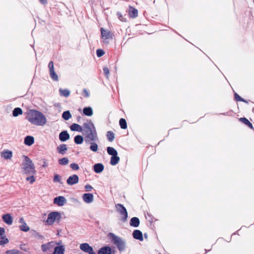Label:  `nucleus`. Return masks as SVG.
Returning <instances> with one entry per match:
<instances>
[{
	"mask_svg": "<svg viewBox=\"0 0 254 254\" xmlns=\"http://www.w3.org/2000/svg\"><path fill=\"white\" fill-rule=\"evenodd\" d=\"M235 99L238 101H242V98H241L238 94L235 93L234 94Z\"/></svg>",
	"mask_w": 254,
	"mask_h": 254,
	"instance_id": "47",
	"label": "nucleus"
},
{
	"mask_svg": "<svg viewBox=\"0 0 254 254\" xmlns=\"http://www.w3.org/2000/svg\"><path fill=\"white\" fill-rule=\"evenodd\" d=\"M254 111V109H253Z\"/></svg>",
	"mask_w": 254,
	"mask_h": 254,
	"instance_id": "55",
	"label": "nucleus"
},
{
	"mask_svg": "<svg viewBox=\"0 0 254 254\" xmlns=\"http://www.w3.org/2000/svg\"><path fill=\"white\" fill-rule=\"evenodd\" d=\"M103 71H104L106 77L108 78L109 74H110V71H109V69H108V68L107 67H104L103 68Z\"/></svg>",
	"mask_w": 254,
	"mask_h": 254,
	"instance_id": "44",
	"label": "nucleus"
},
{
	"mask_svg": "<svg viewBox=\"0 0 254 254\" xmlns=\"http://www.w3.org/2000/svg\"><path fill=\"white\" fill-rule=\"evenodd\" d=\"M70 128V129L72 131H78L80 132H83V128L80 125L74 123L72 124Z\"/></svg>",
	"mask_w": 254,
	"mask_h": 254,
	"instance_id": "25",
	"label": "nucleus"
},
{
	"mask_svg": "<svg viewBox=\"0 0 254 254\" xmlns=\"http://www.w3.org/2000/svg\"><path fill=\"white\" fill-rule=\"evenodd\" d=\"M1 156L5 159H10L12 157V152L10 150H6L1 152Z\"/></svg>",
	"mask_w": 254,
	"mask_h": 254,
	"instance_id": "20",
	"label": "nucleus"
},
{
	"mask_svg": "<svg viewBox=\"0 0 254 254\" xmlns=\"http://www.w3.org/2000/svg\"><path fill=\"white\" fill-rule=\"evenodd\" d=\"M20 248L21 250L25 251V252H28V249L26 248L25 246V245H21L20 246Z\"/></svg>",
	"mask_w": 254,
	"mask_h": 254,
	"instance_id": "49",
	"label": "nucleus"
},
{
	"mask_svg": "<svg viewBox=\"0 0 254 254\" xmlns=\"http://www.w3.org/2000/svg\"><path fill=\"white\" fill-rule=\"evenodd\" d=\"M83 201L86 203H90L93 201L94 196L92 193H84L82 195Z\"/></svg>",
	"mask_w": 254,
	"mask_h": 254,
	"instance_id": "11",
	"label": "nucleus"
},
{
	"mask_svg": "<svg viewBox=\"0 0 254 254\" xmlns=\"http://www.w3.org/2000/svg\"><path fill=\"white\" fill-rule=\"evenodd\" d=\"M132 236L133 238L136 240H138L139 241H143V238L142 236V232L138 230H135L132 233Z\"/></svg>",
	"mask_w": 254,
	"mask_h": 254,
	"instance_id": "15",
	"label": "nucleus"
},
{
	"mask_svg": "<svg viewBox=\"0 0 254 254\" xmlns=\"http://www.w3.org/2000/svg\"><path fill=\"white\" fill-rule=\"evenodd\" d=\"M3 221L7 225H10L12 224L13 219L10 214L7 213L2 216Z\"/></svg>",
	"mask_w": 254,
	"mask_h": 254,
	"instance_id": "14",
	"label": "nucleus"
},
{
	"mask_svg": "<svg viewBox=\"0 0 254 254\" xmlns=\"http://www.w3.org/2000/svg\"><path fill=\"white\" fill-rule=\"evenodd\" d=\"M241 101L243 102H244L245 103H247V104L248 103V102L247 100H246L245 99H243V98H242V101Z\"/></svg>",
	"mask_w": 254,
	"mask_h": 254,
	"instance_id": "53",
	"label": "nucleus"
},
{
	"mask_svg": "<svg viewBox=\"0 0 254 254\" xmlns=\"http://www.w3.org/2000/svg\"><path fill=\"white\" fill-rule=\"evenodd\" d=\"M62 118L66 120H68L70 118H71V115L69 111H66L63 112L62 114Z\"/></svg>",
	"mask_w": 254,
	"mask_h": 254,
	"instance_id": "34",
	"label": "nucleus"
},
{
	"mask_svg": "<svg viewBox=\"0 0 254 254\" xmlns=\"http://www.w3.org/2000/svg\"><path fill=\"white\" fill-rule=\"evenodd\" d=\"M85 189L86 191H90L93 189V187L89 185H86L85 186Z\"/></svg>",
	"mask_w": 254,
	"mask_h": 254,
	"instance_id": "46",
	"label": "nucleus"
},
{
	"mask_svg": "<svg viewBox=\"0 0 254 254\" xmlns=\"http://www.w3.org/2000/svg\"><path fill=\"white\" fill-rule=\"evenodd\" d=\"M54 182L61 183V177L58 174L55 175L54 177Z\"/></svg>",
	"mask_w": 254,
	"mask_h": 254,
	"instance_id": "45",
	"label": "nucleus"
},
{
	"mask_svg": "<svg viewBox=\"0 0 254 254\" xmlns=\"http://www.w3.org/2000/svg\"><path fill=\"white\" fill-rule=\"evenodd\" d=\"M34 142V138L32 136H27L24 139V143L28 146H31Z\"/></svg>",
	"mask_w": 254,
	"mask_h": 254,
	"instance_id": "23",
	"label": "nucleus"
},
{
	"mask_svg": "<svg viewBox=\"0 0 254 254\" xmlns=\"http://www.w3.org/2000/svg\"><path fill=\"white\" fill-rule=\"evenodd\" d=\"M19 222L21 224L19 226L20 230L23 232H27L29 230L30 228L25 223L23 217H20L19 220Z\"/></svg>",
	"mask_w": 254,
	"mask_h": 254,
	"instance_id": "12",
	"label": "nucleus"
},
{
	"mask_svg": "<svg viewBox=\"0 0 254 254\" xmlns=\"http://www.w3.org/2000/svg\"><path fill=\"white\" fill-rule=\"evenodd\" d=\"M83 113L86 116H91L93 115V110L90 107H85L83 110Z\"/></svg>",
	"mask_w": 254,
	"mask_h": 254,
	"instance_id": "27",
	"label": "nucleus"
},
{
	"mask_svg": "<svg viewBox=\"0 0 254 254\" xmlns=\"http://www.w3.org/2000/svg\"><path fill=\"white\" fill-rule=\"evenodd\" d=\"M74 142L77 144H80L83 141V138L80 135H76L74 138Z\"/></svg>",
	"mask_w": 254,
	"mask_h": 254,
	"instance_id": "31",
	"label": "nucleus"
},
{
	"mask_svg": "<svg viewBox=\"0 0 254 254\" xmlns=\"http://www.w3.org/2000/svg\"><path fill=\"white\" fill-rule=\"evenodd\" d=\"M98 254H112V249L109 247H104L98 251Z\"/></svg>",
	"mask_w": 254,
	"mask_h": 254,
	"instance_id": "17",
	"label": "nucleus"
},
{
	"mask_svg": "<svg viewBox=\"0 0 254 254\" xmlns=\"http://www.w3.org/2000/svg\"><path fill=\"white\" fill-rule=\"evenodd\" d=\"M70 167L73 170H78L79 169V166L76 163H71Z\"/></svg>",
	"mask_w": 254,
	"mask_h": 254,
	"instance_id": "42",
	"label": "nucleus"
},
{
	"mask_svg": "<svg viewBox=\"0 0 254 254\" xmlns=\"http://www.w3.org/2000/svg\"><path fill=\"white\" fill-rule=\"evenodd\" d=\"M54 246V244L53 242H49L48 243L42 245L41 249L44 253H46L48 251L51 252Z\"/></svg>",
	"mask_w": 254,
	"mask_h": 254,
	"instance_id": "9",
	"label": "nucleus"
},
{
	"mask_svg": "<svg viewBox=\"0 0 254 254\" xmlns=\"http://www.w3.org/2000/svg\"><path fill=\"white\" fill-rule=\"evenodd\" d=\"M107 151L109 155H112V156L118 155L117 150L112 147H108L107 148Z\"/></svg>",
	"mask_w": 254,
	"mask_h": 254,
	"instance_id": "29",
	"label": "nucleus"
},
{
	"mask_svg": "<svg viewBox=\"0 0 254 254\" xmlns=\"http://www.w3.org/2000/svg\"><path fill=\"white\" fill-rule=\"evenodd\" d=\"M83 92L85 97H88L89 96V93L86 89H84Z\"/></svg>",
	"mask_w": 254,
	"mask_h": 254,
	"instance_id": "48",
	"label": "nucleus"
},
{
	"mask_svg": "<svg viewBox=\"0 0 254 254\" xmlns=\"http://www.w3.org/2000/svg\"><path fill=\"white\" fill-rule=\"evenodd\" d=\"M27 119L32 124L38 126H44L47 122L45 116L37 110H31L28 114Z\"/></svg>",
	"mask_w": 254,
	"mask_h": 254,
	"instance_id": "2",
	"label": "nucleus"
},
{
	"mask_svg": "<svg viewBox=\"0 0 254 254\" xmlns=\"http://www.w3.org/2000/svg\"><path fill=\"white\" fill-rule=\"evenodd\" d=\"M58 153L63 155L66 153L67 150V147L66 144H62L60 145L57 148Z\"/></svg>",
	"mask_w": 254,
	"mask_h": 254,
	"instance_id": "16",
	"label": "nucleus"
},
{
	"mask_svg": "<svg viewBox=\"0 0 254 254\" xmlns=\"http://www.w3.org/2000/svg\"><path fill=\"white\" fill-rule=\"evenodd\" d=\"M40 2L43 4V5H46L48 3L47 0H39Z\"/></svg>",
	"mask_w": 254,
	"mask_h": 254,
	"instance_id": "51",
	"label": "nucleus"
},
{
	"mask_svg": "<svg viewBox=\"0 0 254 254\" xmlns=\"http://www.w3.org/2000/svg\"><path fill=\"white\" fill-rule=\"evenodd\" d=\"M117 211L122 216V220L126 221L127 220L128 214L126 208L122 204H117L115 205Z\"/></svg>",
	"mask_w": 254,
	"mask_h": 254,
	"instance_id": "6",
	"label": "nucleus"
},
{
	"mask_svg": "<svg viewBox=\"0 0 254 254\" xmlns=\"http://www.w3.org/2000/svg\"><path fill=\"white\" fill-rule=\"evenodd\" d=\"M80 249L83 252L89 254H96L94 251L92 247L89 246L88 243H82L80 245Z\"/></svg>",
	"mask_w": 254,
	"mask_h": 254,
	"instance_id": "7",
	"label": "nucleus"
},
{
	"mask_svg": "<svg viewBox=\"0 0 254 254\" xmlns=\"http://www.w3.org/2000/svg\"><path fill=\"white\" fill-rule=\"evenodd\" d=\"M79 178L77 175H73L68 177L66 183L68 185L72 186L78 182Z\"/></svg>",
	"mask_w": 254,
	"mask_h": 254,
	"instance_id": "10",
	"label": "nucleus"
},
{
	"mask_svg": "<svg viewBox=\"0 0 254 254\" xmlns=\"http://www.w3.org/2000/svg\"><path fill=\"white\" fill-rule=\"evenodd\" d=\"M5 232L4 229L1 227H0V237L4 235Z\"/></svg>",
	"mask_w": 254,
	"mask_h": 254,
	"instance_id": "50",
	"label": "nucleus"
},
{
	"mask_svg": "<svg viewBox=\"0 0 254 254\" xmlns=\"http://www.w3.org/2000/svg\"><path fill=\"white\" fill-rule=\"evenodd\" d=\"M90 143V149L93 152H96L98 150V146L97 143L93 141L89 142Z\"/></svg>",
	"mask_w": 254,
	"mask_h": 254,
	"instance_id": "36",
	"label": "nucleus"
},
{
	"mask_svg": "<svg viewBox=\"0 0 254 254\" xmlns=\"http://www.w3.org/2000/svg\"><path fill=\"white\" fill-rule=\"evenodd\" d=\"M119 124L121 127L123 129H126L127 128V124L125 119H121L119 121Z\"/></svg>",
	"mask_w": 254,
	"mask_h": 254,
	"instance_id": "37",
	"label": "nucleus"
},
{
	"mask_svg": "<svg viewBox=\"0 0 254 254\" xmlns=\"http://www.w3.org/2000/svg\"><path fill=\"white\" fill-rule=\"evenodd\" d=\"M83 133L85 135L86 142H90L98 140L95 127L91 121H88L83 124Z\"/></svg>",
	"mask_w": 254,
	"mask_h": 254,
	"instance_id": "1",
	"label": "nucleus"
},
{
	"mask_svg": "<svg viewBox=\"0 0 254 254\" xmlns=\"http://www.w3.org/2000/svg\"><path fill=\"white\" fill-rule=\"evenodd\" d=\"M0 238L1 240L0 241V245L1 246H3L9 242L8 239L3 236V235L0 237Z\"/></svg>",
	"mask_w": 254,
	"mask_h": 254,
	"instance_id": "39",
	"label": "nucleus"
},
{
	"mask_svg": "<svg viewBox=\"0 0 254 254\" xmlns=\"http://www.w3.org/2000/svg\"><path fill=\"white\" fill-rule=\"evenodd\" d=\"M239 121L243 123V124L247 125L248 127H249L251 129H254V127L252 123L246 118H240L239 119Z\"/></svg>",
	"mask_w": 254,
	"mask_h": 254,
	"instance_id": "26",
	"label": "nucleus"
},
{
	"mask_svg": "<svg viewBox=\"0 0 254 254\" xmlns=\"http://www.w3.org/2000/svg\"><path fill=\"white\" fill-rule=\"evenodd\" d=\"M49 72L54 70V63L52 61L49 62L48 64Z\"/></svg>",
	"mask_w": 254,
	"mask_h": 254,
	"instance_id": "43",
	"label": "nucleus"
},
{
	"mask_svg": "<svg viewBox=\"0 0 254 254\" xmlns=\"http://www.w3.org/2000/svg\"><path fill=\"white\" fill-rule=\"evenodd\" d=\"M22 110L20 108H15L12 112V115L14 117H17L18 116L22 114Z\"/></svg>",
	"mask_w": 254,
	"mask_h": 254,
	"instance_id": "32",
	"label": "nucleus"
},
{
	"mask_svg": "<svg viewBox=\"0 0 254 254\" xmlns=\"http://www.w3.org/2000/svg\"><path fill=\"white\" fill-rule=\"evenodd\" d=\"M69 137V134L66 130L62 131L59 134V139L62 142L66 141Z\"/></svg>",
	"mask_w": 254,
	"mask_h": 254,
	"instance_id": "13",
	"label": "nucleus"
},
{
	"mask_svg": "<svg viewBox=\"0 0 254 254\" xmlns=\"http://www.w3.org/2000/svg\"><path fill=\"white\" fill-rule=\"evenodd\" d=\"M128 14L132 18H135L138 15V10L132 6H129Z\"/></svg>",
	"mask_w": 254,
	"mask_h": 254,
	"instance_id": "19",
	"label": "nucleus"
},
{
	"mask_svg": "<svg viewBox=\"0 0 254 254\" xmlns=\"http://www.w3.org/2000/svg\"><path fill=\"white\" fill-rule=\"evenodd\" d=\"M107 137L109 141L112 142L115 138V133L111 131H108L107 132Z\"/></svg>",
	"mask_w": 254,
	"mask_h": 254,
	"instance_id": "33",
	"label": "nucleus"
},
{
	"mask_svg": "<svg viewBox=\"0 0 254 254\" xmlns=\"http://www.w3.org/2000/svg\"><path fill=\"white\" fill-rule=\"evenodd\" d=\"M59 92L62 96L67 97L70 95V91L67 89H60Z\"/></svg>",
	"mask_w": 254,
	"mask_h": 254,
	"instance_id": "30",
	"label": "nucleus"
},
{
	"mask_svg": "<svg viewBox=\"0 0 254 254\" xmlns=\"http://www.w3.org/2000/svg\"><path fill=\"white\" fill-rule=\"evenodd\" d=\"M120 161V158L118 156V155L115 156H113L111 157L110 164L112 165H117Z\"/></svg>",
	"mask_w": 254,
	"mask_h": 254,
	"instance_id": "28",
	"label": "nucleus"
},
{
	"mask_svg": "<svg viewBox=\"0 0 254 254\" xmlns=\"http://www.w3.org/2000/svg\"><path fill=\"white\" fill-rule=\"evenodd\" d=\"M66 202V199L62 196L56 197L54 199V203L60 206H63Z\"/></svg>",
	"mask_w": 254,
	"mask_h": 254,
	"instance_id": "8",
	"label": "nucleus"
},
{
	"mask_svg": "<svg viewBox=\"0 0 254 254\" xmlns=\"http://www.w3.org/2000/svg\"><path fill=\"white\" fill-rule=\"evenodd\" d=\"M50 76L51 78L55 80L58 81L59 79V77L57 74L55 72V70L49 72Z\"/></svg>",
	"mask_w": 254,
	"mask_h": 254,
	"instance_id": "38",
	"label": "nucleus"
},
{
	"mask_svg": "<svg viewBox=\"0 0 254 254\" xmlns=\"http://www.w3.org/2000/svg\"><path fill=\"white\" fill-rule=\"evenodd\" d=\"M59 164L61 165H66L69 163V160L67 158L64 157L58 160Z\"/></svg>",
	"mask_w": 254,
	"mask_h": 254,
	"instance_id": "35",
	"label": "nucleus"
},
{
	"mask_svg": "<svg viewBox=\"0 0 254 254\" xmlns=\"http://www.w3.org/2000/svg\"><path fill=\"white\" fill-rule=\"evenodd\" d=\"M61 216L58 212H52L48 214L46 221L48 225H52L56 220H60Z\"/></svg>",
	"mask_w": 254,
	"mask_h": 254,
	"instance_id": "5",
	"label": "nucleus"
},
{
	"mask_svg": "<svg viewBox=\"0 0 254 254\" xmlns=\"http://www.w3.org/2000/svg\"><path fill=\"white\" fill-rule=\"evenodd\" d=\"M23 157L24 160L22 163L21 167L22 174L26 175H34L36 171L32 161L27 156L23 155Z\"/></svg>",
	"mask_w": 254,
	"mask_h": 254,
	"instance_id": "3",
	"label": "nucleus"
},
{
	"mask_svg": "<svg viewBox=\"0 0 254 254\" xmlns=\"http://www.w3.org/2000/svg\"><path fill=\"white\" fill-rule=\"evenodd\" d=\"M104 165L101 163L95 164L93 166L94 171L96 173H100L104 170Z\"/></svg>",
	"mask_w": 254,
	"mask_h": 254,
	"instance_id": "21",
	"label": "nucleus"
},
{
	"mask_svg": "<svg viewBox=\"0 0 254 254\" xmlns=\"http://www.w3.org/2000/svg\"><path fill=\"white\" fill-rule=\"evenodd\" d=\"M104 54H105L104 51L101 49H98L96 51V54H97V56L98 57H102V56L104 55Z\"/></svg>",
	"mask_w": 254,
	"mask_h": 254,
	"instance_id": "41",
	"label": "nucleus"
},
{
	"mask_svg": "<svg viewBox=\"0 0 254 254\" xmlns=\"http://www.w3.org/2000/svg\"><path fill=\"white\" fill-rule=\"evenodd\" d=\"M117 15L119 17V18L120 19V20H123L121 18L122 17V16L121 15V14L120 13V12H118L117 13Z\"/></svg>",
	"mask_w": 254,
	"mask_h": 254,
	"instance_id": "52",
	"label": "nucleus"
},
{
	"mask_svg": "<svg viewBox=\"0 0 254 254\" xmlns=\"http://www.w3.org/2000/svg\"><path fill=\"white\" fill-rule=\"evenodd\" d=\"M140 223L139 219L136 217H132L130 219V225L134 227H137Z\"/></svg>",
	"mask_w": 254,
	"mask_h": 254,
	"instance_id": "22",
	"label": "nucleus"
},
{
	"mask_svg": "<svg viewBox=\"0 0 254 254\" xmlns=\"http://www.w3.org/2000/svg\"><path fill=\"white\" fill-rule=\"evenodd\" d=\"M112 240L114 243L117 247V248L120 251H123L125 249V242L121 238L112 234Z\"/></svg>",
	"mask_w": 254,
	"mask_h": 254,
	"instance_id": "4",
	"label": "nucleus"
},
{
	"mask_svg": "<svg viewBox=\"0 0 254 254\" xmlns=\"http://www.w3.org/2000/svg\"><path fill=\"white\" fill-rule=\"evenodd\" d=\"M64 248L63 246H57L54 248V251L53 254H64Z\"/></svg>",
	"mask_w": 254,
	"mask_h": 254,
	"instance_id": "24",
	"label": "nucleus"
},
{
	"mask_svg": "<svg viewBox=\"0 0 254 254\" xmlns=\"http://www.w3.org/2000/svg\"><path fill=\"white\" fill-rule=\"evenodd\" d=\"M101 35L103 39H108L112 38V34L110 32L104 30L103 28H101Z\"/></svg>",
	"mask_w": 254,
	"mask_h": 254,
	"instance_id": "18",
	"label": "nucleus"
},
{
	"mask_svg": "<svg viewBox=\"0 0 254 254\" xmlns=\"http://www.w3.org/2000/svg\"><path fill=\"white\" fill-rule=\"evenodd\" d=\"M78 254H82V253H79Z\"/></svg>",
	"mask_w": 254,
	"mask_h": 254,
	"instance_id": "54",
	"label": "nucleus"
},
{
	"mask_svg": "<svg viewBox=\"0 0 254 254\" xmlns=\"http://www.w3.org/2000/svg\"><path fill=\"white\" fill-rule=\"evenodd\" d=\"M30 176L26 178V180L29 181L30 184H33L35 182V179L34 175H30Z\"/></svg>",
	"mask_w": 254,
	"mask_h": 254,
	"instance_id": "40",
	"label": "nucleus"
}]
</instances>
